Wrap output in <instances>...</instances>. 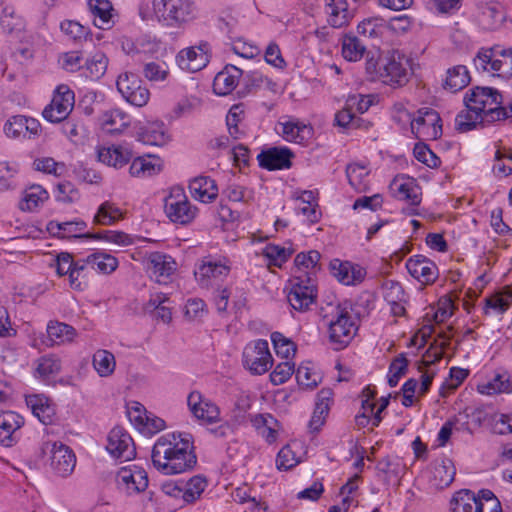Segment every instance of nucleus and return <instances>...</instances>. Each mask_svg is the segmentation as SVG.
I'll use <instances>...</instances> for the list:
<instances>
[{
  "label": "nucleus",
  "instance_id": "f257e3e1",
  "mask_svg": "<svg viewBox=\"0 0 512 512\" xmlns=\"http://www.w3.org/2000/svg\"><path fill=\"white\" fill-rule=\"evenodd\" d=\"M153 466L165 475L184 473L197 463L193 437L189 433H167L160 436L152 448Z\"/></svg>",
  "mask_w": 512,
  "mask_h": 512
},
{
  "label": "nucleus",
  "instance_id": "f03ea898",
  "mask_svg": "<svg viewBox=\"0 0 512 512\" xmlns=\"http://www.w3.org/2000/svg\"><path fill=\"white\" fill-rule=\"evenodd\" d=\"M139 14L144 21H157L175 28L194 20L197 7L192 0H145Z\"/></svg>",
  "mask_w": 512,
  "mask_h": 512
},
{
  "label": "nucleus",
  "instance_id": "7ed1b4c3",
  "mask_svg": "<svg viewBox=\"0 0 512 512\" xmlns=\"http://www.w3.org/2000/svg\"><path fill=\"white\" fill-rule=\"evenodd\" d=\"M366 69L373 79L393 87L405 85L410 75L409 59L399 52H393L379 62L368 61Z\"/></svg>",
  "mask_w": 512,
  "mask_h": 512
},
{
  "label": "nucleus",
  "instance_id": "20e7f679",
  "mask_svg": "<svg viewBox=\"0 0 512 512\" xmlns=\"http://www.w3.org/2000/svg\"><path fill=\"white\" fill-rule=\"evenodd\" d=\"M464 103L486 117L487 122L505 119L506 112L500 109L502 95L495 88L476 86L466 93Z\"/></svg>",
  "mask_w": 512,
  "mask_h": 512
},
{
  "label": "nucleus",
  "instance_id": "39448f33",
  "mask_svg": "<svg viewBox=\"0 0 512 512\" xmlns=\"http://www.w3.org/2000/svg\"><path fill=\"white\" fill-rule=\"evenodd\" d=\"M477 70L502 78L512 77V48L494 45L479 49L474 58Z\"/></svg>",
  "mask_w": 512,
  "mask_h": 512
},
{
  "label": "nucleus",
  "instance_id": "423d86ee",
  "mask_svg": "<svg viewBox=\"0 0 512 512\" xmlns=\"http://www.w3.org/2000/svg\"><path fill=\"white\" fill-rule=\"evenodd\" d=\"M164 212L171 222L188 225L195 220L199 210L191 203L182 186H173L164 198Z\"/></svg>",
  "mask_w": 512,
  "mask_h": 512
},
{
  "label": "nucleus",
  "instance_id": "0eeeda50",
  "mask_svg": "<svg viewBox=\"0 0 512 512\" xmlns=\"http://www.w3.org/2000/svg\"><path fill=\"white\" fill-rule=\"evenodd\" d=\"M357 330L358 324L354 315L346 309L338 307L329 322L328 334L330 341L338 345L337 349L344 348L354 338Z\"/></svg>",
  "mask_w": 512,
  "mask_h": 512
},
{
  "label": "nucleus",
  "instance_id": "6e6552de",
  "mask_svg": "<svg viewBox=\"0 0 512 512\" xmlns=\"http://www.w3.org/2000/svg\"><path fill=\"white\" fill-rule=\"evenodd\" d=\"M243 365L254 375L266 373L273 365L267 340L258 339L248 343L242 355Z\"/></svg>",
  "mask_w": 512,
  "mask_h": 512
},
{
  "label": "nucleus",
  "instance_id": "1a4fd4ad",
  "mask_svg": "<svg viewBox=\"0 0 512 512\" xmlns=\"http://www.w3.org/2000/svg\"><path fill=\"white\" fill-rule=\"evenodd\" d=\"M145 267L147 275L152 281L160 285H167L172 281L178 265L172 256L156 251L147 255Z\"/></svg>",
  "mask_w": 512,
  "mask_h": 512
},
{
  "label": "nucleus",
  "instance_id": "9d476101",
  "mask_svg": "<svg viewBox=\"0 0 512 512\" xmlns=\"http://www.w3.org/2000/svg\"><path fill=\"white\" fill-rule=\"evenodd\" d=\"M411 131L420 140L438 139L442 135L441 118L438 112L428 107L419 109L413 118Z\"/></svg>",
  "mask_w": 512,
  "mask_h": 512
},
{
  "label": "nucleus",
  "instance_id": "9b49d317",
  "mask_svg": "<svg viewBox=\"0 0 512 512\" xmlns=\"http://www.w3.org/2000/svg\"><path fill=\"white\" fill-rule=\"evenodd\" d=\"M291 288L287 294V300L295 311L305 312L316 299V289L312 277L307 279L300 275H294L290 280Z\"/></svg>",
  "mask_w": 512,
  "mask_h": 512
},
{
  "label": "nucleus",
  "instance_id": "f8f14e48",
  "mask_svg": "<svg viewBox=\"0 0 512 512\" xmlns=\"http://www.w3.org/2000/svg\"><path fill=\"white\" fill-rule=\"evenodd\" d=\"M116 86L122 97L131 105L142 107L149 101L150 92L135 73L120 74Z\"/></svg>",
  "mask_w": 512,
  "mask_h": 512
},
{
  "label": "nucleus",
  "instance_id": "ddd939ff",
  "mask_svg": "<svg viewBox=\"0 0 512 512\" xmlns=\"http://www.w3.org/2000/svg\"><path fill=\"white\" fill-rule=\"evenodd\" d=\"M230 273L226 259L205 258L195 270V278L203 288L213 287L222 282Z\"/></svg>",
  "mask_w": 512,
  "mask_h": 512
},
{
  "label": "nucleus",
  "instance_id": "4468645a",
  "mask_svg": "<svg viewBox=\"0 0 512 512\" xmlns=\"http://www.w3.org/2000/svg\"><path fill=\"white\" fill-rule=\"evenodd\" d=\"M74 101V92L67 86H59L51 103L44 108L42 115L51 123L65 121L73 110Z\"/></svg>",
  "mask_w": 512,
  "mask_h": 512
},
{
  "label": "nucleus",
  "instance_id": "2eb2a0df",
  "mask_svg": "<svg viewBox=\"0 0 512 512\" xmlns=\"http://www.w3.org/2000/svg\"><path fill=\"white\" fill-rule=\"evenodd\" d=\"M44 453H49L50 467L59 476L65 477L72 473L76 465L73 451L61 442H46Z\"/></svg>",
  "mask_w": 512,
  "mask_h": 512
},
{
  "label": "nucleus",
  "instance_id": "dca6fc26",
  "mask_svg": "<svg viewBox=\"0 0 512 512\" xmlns=\"http://www.w3.org/2000/svg\"><path fill=\"white\" fill-rule=\"evenodd\" d=\"M115 481L117 488L126 495L143 492L148 487V475L143 468L137 465L119 469Z\"/></svg>",
  "mask_w": 512,
  "mask_h": 512
},
{
  "label": "nucleus",
  "instance_id": "f3484780",
  "mask_svg": "<svg viewBox=\"0 0 512 512\" xmlns=\"http://www.w3.org/2000/svg\"><path fill=\"white\" fill-rule=\"evenodd\" d=\"M106 450L121 462L132 460L136 449L130 434L122 427H114L107 436Z\"/></svg>",
  "mask_w": 512,
  "mask_h": 512
},
{
  "label": "nucleus",
  "instance_id": "a211bd4d",
  "mask_svg": "<svg viewBox=\"0 0 512 512\" xmlns=\"http://www.w3.org/2000/svg\"><path fill=\"white\" fill-rule=\"evenodd\" d=\"M187 404L192 415L202 423L214 424L220 421L219 407L199 391H192L188 395Z\"/></svg>",
  "mask_w": 512,
  "mask_h": 512
},
{
  "label": "nucleus",
  "instance_id": "6ab92c4d",
  "mask_svg": "<svg viewBox=\"0 0 512 512\" xmlns=\"http://www.w3.org/2000/svg\"><path fill=\"white\" fill-rule=\"evenodd\" d=\"M209 51L210 47L207 42L182 49L176 57L177 64L182 70L192 73L198 72L209 63Z\"/></svg>",
  "mask_w": 512,
  "mask_h": 512
},
{
  "label": "nucleus",
  "instance_id": "aec40b11",
  "mask_svg": "<svg viewBox=\"0 0 512 512\" xmlns=\"http://www.w3.org/2000/svg\"><path fill=\"white\" fill-rule=\"evenodd\" d=\"M294 153L286 146H273L263 149L258 155L259 166L269 171L289 169Z\"/></svg>",
  "mask_w": 512,
  "mask_h": 512
},
{
  "label": "nucleus",
  "instance_id": "412c9836",
  "mask_svg": "<svg viewBox=\"0 0 512 512\" xmlns=\"http://www.w3.org/2000/svg\"><path fill=\"white\" fill-rule=\"evenodd\" d=\"M409 274L422 284H432L438 278L437 265L424 255L411 256L406 261Z\"/></svg>",
  "mask_w": 512,
  "mask_h": 512
},
{
  "label": "nucleus",
  "instance_id": "4be33fe9",
  "mask_svg": "<svg viewBox=\"0 0 512 512\" xmlns=\"http://www.w3.org/2000/svg\"><path fill=\"white\" fill-rule=\"evenodd\" d=\"M4 131L11 138L31 139L38 137L42 131L37 119L16 115L11 117L4 126Z\"/></svg>",
  "mask_w": 512,
  "mask_h": 512
},
{
  "label": "nucleus",
  "instance_id": "5701e85b",
  "mask_svg": "<svg viewBox=\"0 0 512 512\" xmlns=\"http://www.w3.org/2000/svg\"><path fill=\"white\" fill-rule=\"evenodd\" d=\"M278 126L277 133L288 142L305 145L314 135V129L310 124L297 119L280 122Z\"/></svg>",
  "mask_w": 512,
  "mask_h": 512
},
{
  "label": "nucleus",
  "instance_id": "b1692460",
  "mask_svg": "<svg viewBox=\"0 0 512 512\" xmlns=\"http://www.w3.org/2000/svg\"><path fill=\"white\" fill-rule=\"evenodd\" d=\"M24 419L13 411H6L0 414V444L11 447L20 438L19 429L23 426Z\"/></svg>",
  "mask_w": 512,
  "mask_h": 512
},
{
  "label": "nucleus",
  "instance_id": "393cba45",
  "mask_svg": "<svg viewBox=\"0 0 512 512\" xmlns=\"http://www.w3.org/2000/svg\"><path fill=\"white\" fill-rule=\"evenodd\" d=\"M132 156V149L126 144H112L97 150L98 160L114 168H122L129 163Z\"/></svg>",
  "mask_w": 512,
  "mask_h": 512
},
{
  "label": "nucleus",
  "instance_id": "a878e982",
  "mask_svg": "<svg viewBox=\"0 0 512 512\" xmlns=\"http://www.w3.org/2000/svg\"><path fill=\"white\" fill-rule=\"evenodd\" d=\"M330 269L337 280L345 285L358 284L366 276V271L363 267L348 261L342 262L338 259L330 262Z\"/></svg>",
  "mask_w": 512,
  "mask_h": 512
},
{
  "label": "nucleus",
  "instance_id": "bb28decb",
  "mask_svg": "<svg viewBox=\"0 0 512 512\" xmlns=\"http://www.w3.org/2000/svg\"><path fill=\"white\" fill-rule=\"evenodd\" d=\"M138 140L143 144L163 146L169 141L168 130L162 121H148L137 131Z\"/></svg>",
  "mask_w": 512,
  "mask_h": 512
},
{
  "label": "nucleus",
  "instance_id": "cd10ccee",
  "mask_svg": "<svg viewBox=\"0 0 512 512\" xmlns=\"http://www.w3.org/2000/svg\"><path fill=\"white\" fill-rule=\"evenodd\" d=\"M189 192L191 196L202 203H211L218 196L216 182L208 176H197L190 180Z\"/></svg>",
  "mask_w": 512,
  "mask_h": 512
},
{
  "label": "nucleus",
  "instance_id": "c85d7f7f",
  "mask_svg": "<svg viewBox=\"0 0 512 512\" xmlns=\"http://www.w3.org/2000/svg\"><path fill=\"white\" fill-rule=\"evenodd\" d=\"M242 73V70L236 66L227 65L222 71L217 73L214 78V92L221 96L230 94L237 87Z\"/></svg>",
  "mask_w": 512,
  "mask_h": 512
},
{
  "label": "nucleus",
  "instance_id": "c756f323",
  "mask_svg": "<svg viewBox=\"0 0 512 512\" xmlns=\"http://www.w3.org/2000/svg\"><path fill=\"white\" fill-rule=\"evenodd\" d=\"M325 11L328 23L334 28L346 26L353 16L348 10L347 0H326Z\"/></svg>",
  "mask_w": 512,
  "mask_h": 512
},
{
  "label": "nucleus",
  "instance_id": "7c9ffc66",
  "mask_svg": "<svg viewBox=\"0 0 512 512\" xmlns=\"http://www.w3.org/2000/svg\"><path fill=\"white\" fill-rule=\"evenodd\" d=\"M332 395L333 393L330 389H322L318 392L316 406L309 421V429L312 432H318L325 423L326 416L330 410Z\"/></svg>",
  "mask_w": 512,
  "mask_h": 512
},
{
  "label": "nucleus",
  "instance_id": "2f4dec72",
  "mask_svg": "<svg viewBox=\"0 0 512 512\" xmlns=\"http://www.w3.org/2000/svg\"><path fill=\"white\" fill-rule=\"evenodd\" d=\"M130 124L131 117L118 108L105 111L101 116V125L110 134H120Z\"/></svg>",
  "mask_w": 512,
  "mask_h": 512
},
{
  "label": "nucleus",
  "instance_id": "473e14b6",
  "mask_svg": "<svg viewBox=\"0 0 512 512\" xmlns=\"http://www.w3.org/2000/svg\"><path fill=\"white\" fill-rule=\"evenodd\" d=\"M471 81L468 68L465 65H455L446 71L443 88L452 93L464 89Z\"/></svg>",
  "mask_w": 512,
  "mask_h": 512
},
{
  "label": "nucleus",
  "instance_id": "72a5a7b5",
  "mask_svg": "<svg viewBox=\"0 0 512 512\" xmlns=\"http://www.w3.org/2000/svg\"><path fill=\"white\" fill-rule=\"evenodd\" d=\"M162 170L161 160L158 157H138L135 158L129 168V173L133 177L148 178L157 175Z\"/></svg>",
  "mask_w": 512,
  "mask_h": 512
},
{
  "label": "nucleus",
  "instance_id": "f704fd0d",
  "mask_svg": "<svg viewBox=\"0 0 512 512\" xmlns=\"http://www.w3.org/2000/svg\"><path fill=\"white\" fill-rule=\"evenodd\" d=\"M88 6L93 14V22L99 29H109L112 24L113 7L109 0H89Z\"/></svg>",
  "mask_w": 512,
  "mask_h": 512
},
{
  "label": "nucleus",
  "instance_id": "c9c22d12",
  "mask_svg": "<svg viewBox=\"0 0 512 512\" xmlns=\"http://www.w3.org/2000/svg\"><path fill=\"white\" fill-rule=\"evenodd\" d=\"M477 391L485 396L510 394L508 388V371H498L491 379L479 382L477 384Z\"/></svg>",
  "mask_w": 512,
  "mask_h": 512
},
{
  "label": "nucleus",
  "instance_id": "e433bc0d",
  "mask_svg": "<svg viewBox=\"0 0 512 512\" xmlns=\"http://www.w3.org/2000/svg\"><path fill=\"white\" fill-rule=\"evenodd\" d=\"M252 425L268 443L277 439L279 422L271 414H256L251 418Z\"/></svg>",
  "mask_w": 512,
  "mask_h": 512
},
{
  "label": "nucleus",
  "instance_id": "4c0bfd02",
  "mask_svg": "<svg viewBox=\"0 0 512 512\" xmlns=\"http://www.w3.org/2000/svg\"><path fill=\"white\" fill-rule=\"evenodd\" d=\"M479 501L474 492L461 490L451 501L452 512H484V506Z\"/></svg>",
  "mask_w": 512,
  "mask_h": 512
},
{
  "label": "nucleus",
  "instance_id": "58836bf2",
  "mask_svg": "<svg viewBox=\"0 0 512 512\" xmlns=\"http://www.w3.org/2000/svg\"><path fill=\"white\" fill-rule=\"evenodd\" d=\"M321 255L316 250H311L307 253L301 252L295 257V271L294 275H300L302 278L307 279L314 275Z\"/></svg>",
  "mask_w": 512,
  "mask_h": 512
},
{
  "label": "nucleus",
  "instance_id": "ea45409f",
  "mask_svg": "<svg viewBox=\"0 0 512 512\" xmlns=\"http://www.w3.org/2000/svg\"><path fill=\"white\" fill-rule=\"evenodd\" d=\"M49 198L48 192L40 185H33L24 191L20 202L23 211H34L42 206Z\"/></svg>",
  "mask_w": 512,
  "mask_h": 512
},
{
  "label": "nucleus",
  "instance_id": "a19ab883",
  "mask_svg": "<svg viewBox=\"0 0 512 512\" xmlns=\"http://www.w3.org/2000/svg\"><path fill=\"white\" fill-rule=\"evenodd\" d=\"M369 173V169L360 163L349 164L346 168L349 184L357 192H365L368 189Z\"/></svg>",
  "mask_w": 512,
  "mask_h": 512
},
{
  "label": "nucleus",
  "instance_id": "79ce46f5",
  "mask_svg": "<svg viewBox=\"0 0 512 512\" xmlns=\"http://www.w3.org/2000/svg\"><path fill=\"white\" fill-rule=\"evenodd\" d=\"M86 263L90 265V269L101 274H111L119 264L116 257L104 252H94L87 255Z\"/></svg>",
  "mask_w": 512,
  "mask_h": 512
},
{
  "label": "nucleus",
  "instance_id": "37998d69",
  "mask_svg": "<svg viewBox=\"0 0 512 512\" xmlns=\"http://www.w3.org/2000/svg\"><path fill=\"white\" fill-rule=\"evenodd\" d=\"M47 335L51 345H61L73 341L76 331L66 323L50 322L47 326Z\"/></svg>",
  "mask_w": 512,
  "mask_h": 512
},
{
  "label": "nucleus",
  "instance_id": "c03bdc74",
  "mask_svg": "<svg viewBox=\"0 0 512 512\" xmlns=\"http://www.w3.org/2000/svg\"><path fill=\"white\" fill-rule=\"evenodd\" d=\"M123 218V211L113 202L105 201L97 209L93 222L98 225H113Z\"/></svg>",
  "mask_w": 512,
  "mask_h": 512
},
{
  "label": "nucleus",
  "instance_id": "a18cd8bd",
  "mask_svg": "<svg viewBox=\"0 0 512 512\" xmlns=\"http://www.w3.org/2000/svg\"><path fill=\"white\" fill-rule=\"evenodd\" d=\"M92 364L100 377H109L116 368L115 356L108 350L99 349L93 355Z\"/></svg>",
  "mask_w": 512,
  "mask_h": 512
},
{
  "label": "nucleus",
  "instance_id": "49530a36",
  "mask_svg": "<svg viewBox=\"0 0 512 512\" xmlns=\"http://www.w3.org/2000/svg\"><path fill=\"white\" fill-rule=\"evenodd\" d=\"M27 404L31 407L33 414L43 424H49L52 422L55 415V409L47 398L32 396L27 400Z\"/></svg>",
  "mask_w": 512,
  "mask_h": 512
},
{
  "label": "nucleus",
  "instance_id": "de8ad7c7",
  "mask_svg": "<svg viewBox=\"0 0 512 512\" xmlns=\"http://www.w3.org/2000/svg\"><path fill=\"white\" fill-rule=\"evenodd\" d=\"M487 122L486 117L475 109L467 108L457 114L455 118V128L457 131L464 133L470 131L482 122Z\"/></svg>",
  "mask_w": 512,
  "mask_h": 512
},
{
  "label": "nucleus",
  "instance_id": "09e8293b",
  "mask_svg": "<svg viewBox=\"0 0 512 512\" xmlns=\"http://www.w3.org/2000/svg\"><path fill=\"white\" fill-rule=\"evenodd\" d=\"M455 467L451 460H443L433 468V485L438 489L448 487L454 480Z\"/></svg>",
  "mask_w": 512,
  "mask_h": 512
},
{
  "label": "nucleus",
  "instance_id": "8fccbe9b",
  "mask_svg": "<svg viewBox=\"0 0 512 512\" xmlns=\"http://www.w3.org/2000/svg\"><path fill=\"white\" fill-rule=\"evenodd\" d=\"M366 51L365 45L353 35H346L342 40V56L349 62L359 61Z\"/></svg>",
  "mask_w": 512,
  "mask_h": 512
},
{
  "label": "nucleus",
  "instance_id": "3c124183",
  "mask_svg": "<svg viewBox=\"0 0 512 512\" xmlns=\"http://www.w3.org/2000/svg\"><path fill=\"white\" fill-rule=\"evenodd\" d=\"M395 195L401 199L406 200L412 205H417L420 203V194L419 187L415 185L412 181L407 180L404 182H400L395 180L392 184Z\"/></svg>",
  "mask_w": 512,
  "mask_h": 512
},
{
  "label": "nucleus",
  "instance_id": "603ef678",
  "mask_svg": "<svg viewBox=\"0 0 512 512\" xmlns=\"http://www.w3.org/2000/svg\"><path fill=\"white\" fill-rule=\"evenodd\" d=\"M207 487V481L200 475L193 476L183 485V500L186 503H193L200 498Z\"/></svg>",
  "mask_w": 512,
  "mask_h": 512
},
{
  "label": "nucleus",
  "instance_id": "864d4df0",
  "mask_svg": "<svg viewBox=\"0 0 512 512\" xmlns=\"http://www.w3.org/2000/svg\"><path fill=\"white\" fill-rule=\"evenodd\" d=\"M108 58L101 52L97 51L85 62V68L88 72V76L93 80L100 79L107 70Z\"/></svg>",
  "mask_w": 512,
  "mask_h": 512
},
{
  "label": "nucleus",
  "instance_id": "5fc2aeb1",
  "mask_svg": "<svg viewBox=\"0 0 512 512\" xmlns=\"http://www.w3.org/2000/svg\"><path fill=\"white\" fill-rule=\"evenodd\" d=\"M90 265L86 263V257L76 260L73 271L70 275V287L82 291L87 286L88 269Z\"/></svg>",
  "mask_w": 512,
  "mask_h": 512
},
{
  "label": "nucleus",
  "instance_id": "6e6d98bb",
  "mask_svg": "<svg viewBox=\"0 0 512 512\" xmlns=\"http://www.w3.org/2000/svg\"><path fill=\"white\" fill-rule=\"evenodd\" d=\"M290 251L278 245L269 244L262 249V256L268 266L281 267L290 257Z\"/></svg>",
  "mask_w": 512,
  "mask_h": 512
},
{
  "label": "nucleus",
  "instance_id": "4d7b16f0",
  "mask_svg": "<svg viewBox=\"0 0 512 512\" xmlns=\"http://www.w3.org/2000/svg\"><path fill=\"white\" fill-rule=\"evenodd\" d=\"M54 226L57 228L55 233L60 237H79V233L86 228V223L82 220L50 222L49 229L53 230Z\"/></svg>",
  "mask_w": 512,
  "mask_h": 512
},
{
  "label": "nucleus",
  "instance_id": "13d9d810",
  "mask_svg": "<svg viewBox=\"0 0 512 512\" xmlns=\"http://www.w3.org/2000/svg\"><path fill=\"white\" fill-rule=\"evenodd\" d=\"M84 236L94 240H104L118 246H128L133 243L131 236L121 231L105 230L94 234H86Z\"/></svg>",
  "mask_w": 512,
  "mask_h": 512
},
{
  "label": "nucleus",
  "instance_id": "bf43d9fd",
  "mask_svg": "<svg viewBox=\"0 0 512 512\" xmlns=\"http://www.w3.org/2000/svg\"><path fill=\"white\" fill-rule=\"evenodd\" d=\"M385 30V21L379 17L364 19L357 26L360 35L369 38H376L383 34Z\"/></svg>",
  "mask_w": 512,
  "mask_h": 512
},
{
  "label": "nucleus",
  "instance_id": "052dcab7",
  "mask_svg": "<svg viewBox=\"0 0 512 512\" xmlns=\"http://www.w3.org/2000/svg\"><path fill=\"white\" fill-rule=\"evenodd\" d=\"M271 341L277 356L286 359V361H288L290 357L294 356L296 352L295 344L280 332H273L271 334Z\"/></svg>",
  "mask_w": 512,
  "mask_h": 512
},
{
  "label": "nucleus",
  "instance_id": "680f3d73",
  "mask_svg": "<svg viewBox=\"0 0 512 512\" xmlns=\"http://www.w3.org/2000/svg\"><path fill=\"white\" fill-rule=\"evenodd\" d=\"M408 370V360L405 354H399L393 359L389 366L388 371V384L390 387H395L402 376L406 374Z\"/></svg>",
  "mask_w": 512,
  "mask_h": 512
},
{
  "label": "nucleus",
  "instance_id": "e2e57ef3",
  "mask_svg": "<svg viewBox=\"0 0 512 512\" xmlns=\"http://www.w3.org/2000/svg\"><path fill=\"white\" fill-rule=\"evenodd\" d=\"M143 75L151 82H162L167 79L169 68L165 62H148L144 64Z\"/></svg>",
  "mask_w": 512,
  "mask_h": 512
},
{
  "label": "nucleus",
  "instance_id": "0e129e2a",
  "mask_svg": "<svg viewBox=\"0 0 512 512\" xmlns=\"http://www.w3.org/2000/svg\"><path fill=\"white\" fill-rule=\"evenodd\" d=\"M382 295L388 304L405 301V292L402 285L394 280H386L383 283Z\"/></svg>",
  "mask_w": 512,
  "mask_h": 512
},
{
  "label": "nucleus",
  "instance_id": "69168bd1",
  "mask_svg": "<svg viewBox=\"0 0 512 512\" xmlns=\"http://www.w3.org/2000/svg\"><path fill=\"white\" fill-rule=\"evenodd\" d=\"M512 303V294L507 293L505 296L493 295L485 299V305L483 311L485 314L491 312L500 314L507 310Z\"/></svg>",
  "mask_w": 512,
  "mask_h": 512
},
{
  "label": "nucleus",
  "instance_id": "338daca9",
  "mask_svg": "<svg viewBox=\"0 0 512 512\" xmlns=\"http://www.w3.org/2000/svg\"><path fill=\"white\" fill-rule=\"evenodd\" d=\"M61 369L60 359L54 355L43 356L38 360L36 373L42 378L57 374Z\"/></svg>",
  "mask_w": 512,
  "mask_h": 512
},
{
  "label": "nucleus",
  "instance_id": "774afa93",
  "mask_svg": "<svg viewBox=\"0 0 512 512\" xmlns=\"http://www.w3.org/2000/svg\"><path fill=\"white\" fill-rule=\"evenodd\" d=\"M299 463V458L291 445L284 446L277 454L276 466L279 470H289Z\"/></svg>",
  "mask_w": 512,
  "mask_h": 512
}]
</instances>
